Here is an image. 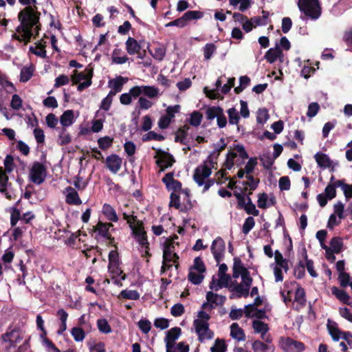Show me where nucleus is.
I'll list each match as a JSON object with an SVG mask.
<instances>
[{
  "label": "nucleus",
  "mask_w": 352,
  "mask_h": 352,
  "mask_svg": "<svg viewBox=\"0 0 352 352\" xmlns=\"http://www.w3.org/2000/svg\"><path fill=\"white\" fill-rule=\"evenodd\" d=\"M23 105V100L18 94L12 96L10 107L14 110H19Z\"/></svg>",
  "instance_id": "61"
},
{
  "label": "nucleus",
  "mask_w": 352,
  "mask_h": 352,
  "mask_svg": "<svg viewBox=\"0 0 352 352\" xmlns=\"http://www.w3.org/2000/svg\"><path fill=\"white\" fill-rule=\"evenodd\" d=\"M156 151L161 156L156 160V164L160 168V171H164L166 168L171 167L175 162L174 157L170 153L160 149H157Z\"/></svg>",
  "instance_id": "11"
},
{
  "label": "nucleus",
  "mask_w": 352,
  "mask_h": 352,
  "mask_svg": "<svg viewBox=\"0 0 352 352\" xmlns=\"http://www.w3.org/2000/svg\"><path fill=\"white\" fill-rule=\"evenodd\" d=\"M132 234L135 238L138 243L142 248H145V253L148 256H151L148 252L149 243L147 239L146 232L144 230V224L142 221H137V225L135 228L131 229Z\"/></svg>",
  "instance_id": "5"
},
{
  "label": "nucleus",
  "mask_w": 352,
  "mask_h": 352,
  "mask_svg": "<svg viewBox=\"0 0 352 352\" xmlns=\"http://www.w3.org/2000/svg\"><path fill=\"white\" fill-rule=\"evenodd\" d=\"M47 175L46 166L41 162H34L30 170V180L37 185L44 182Z\"/></svg>",
  "instance_id": "4"
},
{
  "label": "nucleus",
  "mask_w": 352,
  "mask_h": 352,
  "mask_svg": "<svg viewBox=\"0 0 352 352\" xmlns=\"http://www.w3.org/2000/svg\"><path fill=\"white\" fill-rule=\"evenodd\" d=\"M299 10L312 20L318 19L322 13V8L318 0H298Z\"/></svg>",
  "instance_id": "2"
},
{
  "label": "nucleus",
  "mask_w": 352,
  "mask_h": 352,
  "mask_svg": "<svg viewBox=\"0 0 352 352\" xmlns=\"http://www.w3.org/2000/svg\"><path fill=\"white\" fill-rule=\"evenodd\" d=\"M30 51L37 56L45 58L47 57L45 45L41 42L36 43V50L33 47H30Z\"/></svg>",
  "instance_id": "43"
},
{
  "label": "nucleus",
  "mask_w": 352,
  "mask_h": 352,
  "mask_svg": "<svg viewBox=\"0 0 352 352\" xmlns=\"http://www.w3.org/2000/svg\"><path fill=\"white\" fill-rule=\"evenodd\" d=\"M250 195L247 197V203L246 206L244 208V210L248 214H252L254 216H258L259 214V211L256 208L255 205L252 203Z\"/></svg>",
  "instance_id": "51"
},
{
  "label": "nucleus",
  "mask_w": 352,
  "mask_h": 352,
  "mask_svg": "<svg viewBox=\"0 0 352 352\" xmlns=\"http://www.w3.org/2000/svg\"><path fill=\"white\" fill-rule=\"evenodd\" d=\"M8 176L3 170L2 167H0V192L6 195L8 199H11V195L7 192V186L8 184Z\"/></svg>",
  "instance_id": "20"
},
{
  "label": "nucleus",
  "mask_w": 352,
  "mask_h": 352,
  "mask_svg": "<svg viewBox=\"0 0 352 352\" xmlns=\"http://www.w3.org/2000/svg\"><path fill=\"white\" fill-rule=\"evenodd\" d=\"M255 225L254 219L252 217H248L245 219L242 227V232L245 234H248Z\"/></svg>",
  "instance_id": "54"
},
{
  "label": "nucleus",
  "mask_w": 352,
  "mask_h": 352,
  "mask_svg": "<svg viewBox=\"0 0 352 352\" xmlns=\"http://www.w3.org/2000/svg\"><path fill=\"white\" fill-rule=\"evenodd\" d=\"M193 325L200 342H202L205 340H210L213 338L214 333L210 329L208 322L195 319L193 321Z\"/></svg>",
  "instance_id": "6"
},
{
  "label": "nucleus",
  "mask_w": 352,
  "mask_h": 352,
  "mask_svg": "<svg viewBox=\"0 0 352 352\" xmlns=\"http://www.w3.org/2000/svg\"><path fill=\"white\" fill-rule=\"evenodd\" d=\"M182 333L179 327H173L169 329L166 334L164 342L167 344L168 351L171 347L170 343H175V340L178 339Z\"/></svg>",
  "instance_id": "15"
},
{
  "label": "nucleus",
  "mask_w": 352,
  "mask_h": 352,
  "mask_svg": "<svg viewBox=\"0 0 352 352\" xmlns=\"http://www.w3.org/2000/svg\"><path fill=\"white\" fill-rule=\"evenodd\" d=\"M226 146H227V144L225 142V139L223 138H221L219 140V143L214 144L215 149L210 156H211L212 157V155L216 154V156L214 158H215V160H217L219 157L221 152L222 151H223L226 148Z\"/></svg>",
  "instance_id": "55"
},
{
  "label": "nucleus",
  "mask_w": 352,
  "mask_h": 352,
  "mask_svg": "<svg viewBox=\"0 0 352 352\" xmlns=\"http://www.w3.org/2000/svg\"><path fill=\"white\" fill-rule=\"evenodd\" d=\"M283 54L281 49L276 46L275 48H270L265 54V58L270 63H274L277 58Z\"/></svg>",
  "instance_id": "27"
},
{
  "label": "nucleus",
  "mask_w": 352,
  "mask_h": 352,
  "mask_svg": "<svg viewBox=\"0 0 352 352\" xmlns=\"http://www.w3.org/2000/svg\"><path fill=\"white\" fill-rule=\"evenodd\" d=\"M203 16H204V12H202L201 11L188 10L183 14L182 18L184 19V23L186 25L187 22L190 21L192 20L200 19Z\"/></svg>",
  "instance_id": "30"
},
{
  "label": "nucleus",
  "mask_w": 352,
  "mask_h": 352,
  "mask_svg": "<svg viewBox=\"0 0 352 352\" xmlns=\"http://www.w3.org/2000/svg\"><path fill=\"white\" fill-rule=\"evenodd\" d=\"M214 164H217V162H214L211 156H208L203 164L195 168L193 179L199 186H203L205 179L212 174V168L214 167Z\"/></svg>",
  "instance_id": "3"
},
{
  "label": "nucleus",
  "mask_w": 352,
  "mask_h": 352,
  "mask_svg": "<svg viewBox=\"0 0 352 352\" xmlns=\"http://www.w3.org/2000/svg\"><path fill=\"white\" fill-rule=\"evenodd\" d=\"M206 300L210 305H214L216 307L217 306H222L226 300V297L212 292H208L206 294Z\"/></svg>",
  "instance_id": "16"
},
{
  "label": "nucleus",
  "mask_w": 352,
  "mask_h": 352,
  "mask_svg": "<svg viewBox=\"0 0 352 352\" xmlns=\"http://www.w3.org/2000/svg\"><path fill=\"white\" fill-rule=\"evenodd\" d=\"M89 73L93 77L94 71L92 68H86L84 72L78 73L77 70L74 71V74L72 76V81L74 85H77L82 80H87L88 79V75Z\"/></svg>",
  "instance_id": "18"
},
{
  "label": "nucleus",
  "mask_w": 352,
  "mask_h": 352,
  "mask_svg": "<svg viewBox=\"0 0 352 352\" xmlns=\"http://www.w3.org/2000/svg\"><path fill=\"white\" fill-rule=\"evenodd\" d=\"M74 122V115L73 110H67L60 117V122L65 128L72 125Z\"/></svg>",
  "instance_id": "26"
},
{
  "label": "nucleus",
  "mask_w": 352,
  "mask_h": 352,
  "mask_svg": "<svg viewBox=\"0 0 352 352\" xmlns=\"http://www.w3.org/2000/svg\"><path fill=\"white\" fill-rule=\"evenodd\" d=\"M189 270L204 273L206 271V267L201 258L197 256L194 259L193 265L190 267Z\"/></svg>",
  "instance_id": "39"
},
{
  "label": "nucleus",
  "mask_w": 352,
  "mask_h": 352,
  "mask_svg": "<svg viewBox=\"0 0 352 352\" xmlns=\"http://www.w3.org/2000/svg\"><path fill=\"white\" fill-rule=\"evenodd\" d=\"M227 344L223 339L217 338L214 344L210 348L211 352H226L227 351Z\"/></svg>",
  "instance_id": "44"
},
{
  "label": "nucleus",
  "mask_w": 352,
  "mask_h": 352,
  "mask_svg": "<svg viewBox=\"0 0 352 352\" xmlns=\"http://www.w3.org/2000/svg\"><path fill=\"white\" fill-rule=\"evenodd\" d=\"M1 339L5 342H9L10 348L15 347L22 340L23 336L20 330L14 328L2 334Z\"/></svg>",
  "instance_id": "10"
},
{
  "label": "nucleus",
  "mask_w": 352,
  "mask_h": 352,
  "mask_svg": "<svg viewBox=\"0 0 352 352\" xmlns=\"http://www.w3.org/2000/svg\"><path fill=\"white\" fill-rule=\"evenodd\" d=\"M181 109V106L179 104H175L173 106H168L166 109V116L169 118L170 120H172L175 116V113H179Z\"/></svg>",
  "instance_id": "58"
},
{
  "label": "nucleus",
  "mask_w": 352,
  "mask_h": 352,
  "mask_svg": "<svg viewBox=\"0 0 352 352\" xmlns=\"http://www.w3.org/2000/svg\"><path fill=\"white\" fill-rule=\"evenodd\" d=\"M202 272H195L194 270H189L188 274V280L194 285H199L204 279V276Z\"/></svg>",
  "instance_id": "32"
},
{
  "label": "nucleus",
  "mask_w": 352,
  "mask_h": 352,
  "mask_svg": "<svg viewBox=\"0 0 352 352\" xmlns=\"http://www.w3.org/2000/svg\"><path fill=\"white\" fill-rule=\"evenodd\" d=\"M169 207H174L178 210L181 207L180 197L175 192H171L170 195Z\"/></svg>",
  "instance_id": "60"
},
{
  "label": "nucleus",
  "mask_w": 352,
  "mask_h": 352,
  "mask_svg": "<svg viewBox=\"0 0 352 352\" xmlns=\"http://www.w3.org/2000/svg\"><path fill=\"white\" fill-rule=\"evenodd\" d=\"M203 119V115L199 111H194L190 114L188 122L193 126H199Z\"/></svg>",
  "instance_id": "35"
},
{
  "label": "nucleus",
  "mask_w": 352,
  "mask_h": 352,
  "mask_svg": "<svg viewBox=\"0 0 352 352\" xmlns=\"http://www.w3.org/2000/svg\"><path fill=\"white\" fill-rule=\"evenodd\" d=\"M294 300L302 307L305 306L307 300H306V298H305V292L302 287H298L296 289V290L295 292Z\"/></svg>",
  "instance_id": "46"
},
{
  "label": "nucleus",
  "mask_w": 352,
  "mask_h": 352,
  "mask_svg": "<svg viewBox=\"0 0 352 352\" xmlns=\"http://www.w3.org/2000/svg\"><path fill=\"white\" fill-rule=\"evenodd\" d=\"M327 327L333 341H338L342 338V331L337 327L336 322L328 320Z\"/></svg>",
  "instance_id": "17"
},
{
  "label": "nucleus",
  "mask_w": 352,
  "mask_h": 352,
  "mask_svg": "<svg viewBox=\"0 0 352 352\" xmlns=\"http://www.w3.org/2000/svg\"><path fill=\"white\" fill-rule=\"evenodd\" d=\"M126 50L130 55L138 54V58L144 59L146 56V52L145 50H142V47L140 43L136 39L132 37H129L125 43Z\"/></svg>",
  "instance_id": "7"
},
{
  "label": "nucleus",
  "mask_w": 352,
  "mask_h": 352,
  "mask_svg": "<svg viewBox=\"0 0 352 352\" xmlns=\"http://www.w3.org/2000/svg\"><path fill=\"white\" fill-rule=\"evenodd\" d=\"M229 123L230 124H237L240 120V116L237 110L234 107L230 108L228 111Z\"/></svg>",
  "instance_id": "50"
},
{
  "label": "nucleus",
  "mask_w": 352,
  "mask_h": 352,
  "mask_svg": "<svg viewBox=\"0 0 352 352\" xmlns=\"http://www.w3.org/2000/svg\"><path fill=\"white\" fill-rule=\"evenodd\" d=\"M102 213L110 221L117 222L119 219L115 209L109 204L103 205Z\"/></svg>",
  "instance_id": "25"
},
{
  "label": "nucleus",
  "mask_w": 352,
  "mask_h": 352,
  "mask_svg": "<svg viewBox=\"0 0 352 352\" xmlns=\"http://www.w3.org/2000/svg\"><path fill=\"white\" fill-rule=\"evenodd\" d=\"M260 160L262 162L263 167L267 170L270 169L274 164V157H272L270 155H263L262 157H260Z\"/></svg>",
  "instance_id": "57"
},
{
  "label": "nucleus",
  "mask_w": 352,
  "mask_h": 352,
  "mask_svg": "<svg viewBox=\"0 0 352 352\" xmlns=\"http://www.w3.org/2000/svg\"><path fill=\"white\" fill-rule=\"evenodd\" d=\"M314 158L318 166L321 168H330L332 166V161L325 153L318 152L315 154Z\"/></svg>",
  "instance_id": "19"
},
{
  "label": "nucleus",
  "mask_w": 352,
  "mask_h": 352,
  "mask_svg": "<svg viewBox=\"0 0 352 352\" xmlns=\"http://www.w3.org/2000/svg\"><path fill=\"white\" fill-rule=\"evenodd\" d=\"M246 179L248 181L243 182L242 184L244 186V190L246 191L248 190V186L249 187L250 192L248 195L252 194V191L256 189L259 183V179H256L252 175H246Z\"/></svg>",
  "instance_id": "24"
},
{
  "label": "nucleus",
  "mask_w": 352,
  "mask_h": 352,
  "mask_svg": "<svg viewBox=\"0 0 352 352\" xmlns=\"http://www.w3.org/2000/svg\"><path fill=\"white\" fill-rule=\"evenodd\" d=\"M71 334L76 342H82L86 336L85 331L80 327H75L71 329Z\"/></svg>",
  "instance_id": "38"
},
{
  "label": "nucleus",
  "mask_w": 352,
  "mask_h": 352,
  "mask_svg": "<svg viewBox=\"0 0 352 352\" xmlns=\"http://www.w3.org/2000/svg\"><path fill=\"white\" fill-rule=\"evenodd\" d=\"M230 336L238 341H243L245 339L243 330L239 327L237 323H232L230 326Z\"/></svg>",
  "instance_id": "28"
},
{
  "label": "nucleus",
  "mask_w": 352,
  "mask_h": 352,
  "mask_svg": "<svg viewBox=\"0 0 352 352\" xmlns=\"http://www.w3.org/2000/svg\"><path fill=\"white\" fill-rule=\"evenodd\" d=\"M122 163V158L117 154H111L106 159V166L113 173H116L120 170Z\"/></svg>",
  "instance_id": "12"
},
{
  "label": "nucleus",
  "mask_w": 352,
  "mask_h": 352,
  "mask_svg": "<svg viewBox=\"0 0 352 352\" xmlns=\"http://www.w3.org/2000/svg\"><path fill=\"white\" fill-rule=\"evenodd\" d=\"M252 327L256 333L263 334L269 331L268 324L259 320H256L252 322Z\"/></svg>",
  "instance_id": "34"
},
{
  "label": "nucleus",
  "mask_w": 352,
  "mask_h": 352,
  "mask_svg": "<svg viewBox=\"0 0 352 352\" xmlns=\"http://www.w3.org/2000/svg\"><path fill=\"white\" fill-rule=\"evenodd\" d=\"M272 347L274 346H269L259 340H256L252 343V349L254 352H266L272 349Z\"/></svg>",
  "instance_id": "45"
},
{
  "label": "nucleus",
  "mask_w": 352,
  "mask_h": 352,
  "mask_svg": "<svg viewBox=\"0 0 352 352\" xmlns=\"http://www.w3.org/2000/svg\"><path fill=\"white\" fill-rule=\"evenodd\" d=\"M142 94L149 98H154L158 96L159 89L154 86L142 85Z\"/></svg>",
  "instance_id": "42"
},
{
  "label": "nucleus",
  "mask_w": 352,
  "mask_h": 352,
  "mask_svg": "<svg viewBox=\"0 0 352 352\" xmlns=\"http://www.w3.org/2000/svg\"><path fill=\"white\" fill-rule=\"evenodd\" d=\"M226 250L225 241L221 236H217L213 241L211 245V252L214 258L217 263H219L224 256Z\"/></svg>",
  "instance_id": "9"
},
{
  "label": "nucleus",
  "mask_w": 352,
  "mask_h": 352,
  "mask_svg": "<svg viewBox=\"0 0 352 352\" xmlns=\"http://www.w3.org/2000/svg\"><path fill=\"white\" fill-rule=\"evenodd\" d=\"M175 246L170 241L166 242L163 250V260L171 262Z\"/></svg>",
  "instance_id": "31"
},
{
  "label": "nucleus",
  "mask_w": 352,
  "mask_h": 352,
  "mask_svg": "<svg viewBox=\"0 0 352 352\" xmlns=\"http://www.w3.org/2000/svg\"><path fill=\"white\" fill-rule=\"evenodd\" d=\"M113 142V138L109 136H104L98 140V144L100 149L105 151L110 148Z\"/></svg>",
  "instance_id": "40"
},
{
  "label": "nucleus",
  "mask_w": 352,
  "mask_h": 352,
  "mask_svg": "<svg viewBox=\"0 0 352 352\" xmlns=\"http://www.w3.org/2000/svg\"><path fill=\"white\" fill-rule=\"evenodd\" d=\"M222 110L223 108L219 106L208 107L205 112L206 120L210 122L212 121L214 118H217Z\"/></svg>",
  "instance_id": "29"
},
{
  "label": "nucleus",
  "mask_w": 352,
  "mask_h": 352,
  "mask_svg": "<svg viewBox=\"0 0 352 352\" xmlns=\"http://www.w3.org/2000/svg\"><path fill=\"white\" fill-rule=\"evenodd\" d=\"M72 142L71 135L67 132L65 128H61L58 135V143L60 146L69 144Z\"/></svg>",
  "instance_id": "36"
},
{
  "label": "nucleus",
  "mask_w": 352,
  "mask_h": 352,
  "mask_svg": "<svg viewBox=\"0 0 352 352\" xmlns=\"http://www.w3.org/2000/svg\"><path fill=\"white\" fill-rule=\"evenodd\" d=\"M138 327L142 333L146 334L150 331L151 329V323L147 319H141L138 322Z\"/></svg>",
  "instance_id": "63"
},
{
  "label": "nucleus",
  "mask_w": 352,
  "mask_h": 352,
  "mask_svg": "<svg viewBox=\"0 0 352 352\" xmlns=\"http://www.w3.org/2000/svg\"><path fill=\"white\" fill-rule=\"evenodd\" d=\"M97 327L99 331L104 334L111 333L112 329L108 321L105 318H100L96 322Z\"/></svg>",
  "instance_id": "33"
},
{
  "label": "nucleus",
  "mask_w": 352,
  "mask_h": 352,
  "mask_svg": "<svg viewBox=\"0 0 352 352\" xmlns=\"http://www.w3.org/2000/svg\"><path fill=\"white\" fill-rule=\"evenodd\" d=\"M185 312L184 307L181 303L174 305L170 309L171 314L175 317L181 316Z\"/></svg>",
  "instance_id": "62"
},
{
  "label": "nucleus",
  "mask_w": 352,
  "mask_h": 352,
  "mask_svg": "<svg viewBox=\"0 0 352 352\" xmlns=\"http://www.w3.org/2000/svg\"><path fill=\"white\" fill-rule=\"evenodd\" d=\"M332 294L342 303L351 305V302H349V295L343 289H340L336 286L331 288Z\"/></svg>",
  "instance_id": "21"
},
{
  "label": "nucleus",
  "mask_w": 352,
  "mask_h": 352,
  "mask_svg": "<svg viewBox=\"0 0 352 352\" xmlns=\"http://www.w3.org/2000/svg\"><path fill=\"white\" fill-rule=\"evenodd\" d=\"M90 352H106L105 344L103 342L91 344H88Z\"/></svg>",
  "instance_id": "64"
},
{
  "label": "nucleus",
  "mask_w": 352,
  "mask_h": 352,
  "mask_svg": "<svg viewBox=\"0 0 352 352\" xmlns=\"http://www.w3.org/2000/svg\"><path fill=\"white\" fill-rule=\"evenodd\" d=\"M113 226V225L111 223H103L102 221H98V223L94 226L93 230L94 232H98V234L104 239H109V228Z\"/></svg>",
  "instance_id": "14"
},
{
  "label": "nucleus",
  "mask_w": 352,
  "mask_h": 352,
  "mask_svg": "<svg viewBox=\"0 0 352 352\" xmlns=\"http://www.w3.org/2000/svg\"><path fill=\"white\" fill-rule=\"evenodd\" d=\"M127 81H128L127 78H124L121 76H119L113 79L110 80L108 82V86L111 89H115L116 91L120 92L123 88V85Z\"/></svg>",
  "instance_id": "22"
},
{
  "label": "nucleus",
  "mask_w": 352,
  "mask_h": 352,
  "mask_svg": "<svg viewBox=\"0 0 352 352\" xmlns=\"http://www.w3.org/2000/svg\"><path fill=\"white\" fill-rule=\"evenodd\" d=\"M232 270V276L234 278H237L239 277V276L247 272L248 270L243 265L240 258L234 257Z\"/></svg>",
  "instance_id": "23"
},
{
  "label": "nucleus",
  "mask_w": 352,
  "mask_h": 352,
  "mask_svg": "<svg viewBox=\"0 0 352 352\" xmlns=\"http://www.w3.org/2000/svg\"><path fill=\"white\" fill-rule=\"evenodd\" d=\"M256 165L257 158L255 157L250 158L244 168L245 170V174L251 175L253 173Z\"/></svg>",
  "instance_id": "59"
},
{
  "label": "nucleus",
  "mask_w": 352,
  "mask_h": 352,
  "mask_svg": "<svg viewBox=\"0 0 352 352\" xmlns=\"http://www.w3.org/2000/svg\"><path fill=\"white\" fill-rule=\"evenodd\" d=\"M67 194L65 196V202L69 205L79 206L82 204V201L77 191L72 186H67L65 188Z\"/></svg>",
  "instance_id": "13"
},
{
  "label": "nucleus",
  "mask_w": 352,
  "mask_h": 352,
  "mask_svg": "<svg viewBox=\"0 0 352 352\" xmlns=\"http://www.w3.org/2000/svg\"><path fill=\"white\" fill-rule=\"evenodd\" d=\"M120 296L125 299L138 300L140 294L136 290L124 289L120 292Z\"/></svg>",
  "instance_id": "53"
},
{
  "label": "nucleus",
  "mask_w": 352,
  "mask_h": 352,
  "mask_svg": "<svg viewBox=\"0 0 352 352\" xmlns=\"http://www.w3.org/2000/svg\"><path fill=\"white\" fill-rule=\"evenodd\" d=\"M34 68L31 67H23L20 72V81L22 82H28L33 76Z\"/></svg>",
  "instance_id": "41"
},
{
  "label": "nucleus",
  "mask_w": 352,
  "mask_h": 352,
  "mask_svg": "<svg viewBox=\"0 0 352 352\" xmlns=\"http://www.w3.org/2000/svg\"><path fill=\"white\" fill-rule=\"evenodd\" d=\"M121 263L119 258V254L116 250H111L109 253V265L108 269H111V267L120 265Z\"/></svg>",
  "instance_id": "49"
},
{
  "label": "nucleus",
  "mask_w": 352,
  "mask_h": 352,
  "mask_svg": "<svg viewBox=\"0 0 352 352\" xmlns=\"http://www.w3.org/2000/svg\"><path fill=\"white\" fill-rule=\"evenodd\" d=\"M217 47L214 43H206L204 47V56L206 60H209L212 58V54L215 52Z\"/></svg>",
  "instance_id": "52"
},
{
  "label": "nucleus",
  "mask_w": 352,
  "mask_h": 352,
  "mask_svg": "<svg viewBox=\"0 0 352 352\" xmlns=\"http://www.w3.org/2000/svg\"><path fill=\"white\" fill-rule=\"evenodd\" d=\"M40 16L41 12L38 10L37 6H26L19 12L17 19L19 25L16 27V31L18 33L24 32L26 41H30L32 37L38 35L41 29Z\"/></svg>",
  "instance_id": "1"
},
{
  "label": "nucleus",
  "mask_w": 352,
  "mask_h": 352,
  "mask_svg": "<svg viewBox=\"0 0 352 352\" xmlns=\"http://www.w3.org/2000/svg\"><path fill=\"white\" fill-rule=\"evenodd\" d=\"M280 347L285 352H300L305 349L302 342L294 340L289 337L280 338Z\"/></svg>",
  "instance_id": "8"
},
{
  "label": "nucleus",
  "mask_w": 352,
  "mask_h": 352,
  "mask_svg": "<svg viewBox=\"0 0 352 352\" xmlns=\"http://www.w3.org/2000/svg\"><path fill=\"white\" fill-rule=\"evenodd\" d=\"M164 139L165 138L164 135L157 134L153 131H150L142 136L143 142H148L151 140L163 141Z\"/></svg>",
  "instance_id": "47"
},
{
  "label": "nucleus",
  "mask_w": 352,
  "mask_h": 352,
  "mask_svg": "<svg viewBox=\"0 0 352 352\" xmlns=\"http://www.w3.org/2000/svg\"><path fill=\"white\" fill-rule=\"evenodd\" d=\"M343 247L342 239L338 236L333 237L330 241V248L336 254L341 252Z\"/></svg>",
  "instance_id": "37"
},
{
  "label": "nucleus",
  "mask_w": 352,
  "mask_h": 352,
  "mask_svg": "<svg viewBox=\"0 0 352 352\" xmlns=\"http://www.w3.org/2000/svg\"><path fill=\"white\" fill-rule=\"evenodd\" d=\"M250 288V287L244 286L243 285L237 283L232 291H234L238 294V298H241L242 296L246 298L249 296Z\"/></svg>",
  "instance_id": "48"
},
{
  "label": "nucleus",
  "mask_w": 352,
  "mask_h": 352,
  "mask_svg": "<svg viewBox=\"0 0 352 352\" xmlns=\"http://www.w3.org/2000/svg\"><path fill=\"white\" fill-rule=\"evenodd\" d=\"M305 265L302 261H299L298 264L294 268V274L298 279L302 278L305 275Z\"/></svg>",
  "instance_id": "56"
}]
</instances>
